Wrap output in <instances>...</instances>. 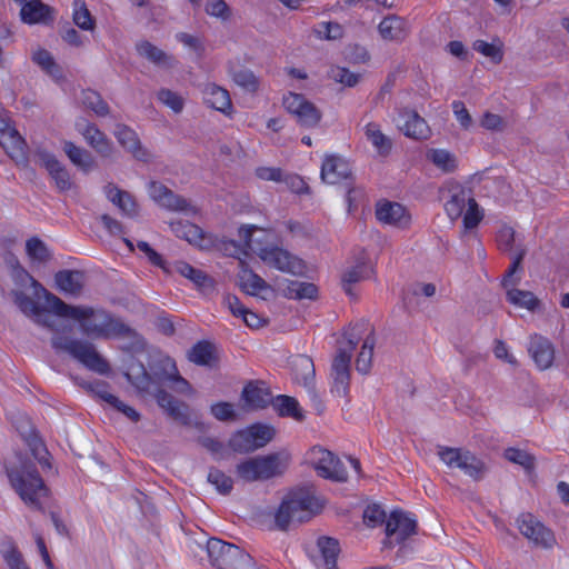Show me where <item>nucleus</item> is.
Returning <instances> with one entry per match:
<instances>
[{
	"instance_id": "f257e3e1",
	"label": "nucleus",
	"mask_w": 569,
	"mask_h": 569,
	"mask_svg": "<svg viewBox=\"0 0 569 569\" xmlns=\"http://www.w3.org/2000/svg\"><path fill=\"white\" fill-rule=\"evenodd\" d=\"M46 300L54 315L80 323L81 331L93 338L127 337L130 328L111 313L86 306H70L52 293H46Z\"/></svg>"
},
{
	"instance_id": "f03ea898",
	"label": "nucleus",
	"mask_w": 569,
	"mask_h": 569,
	"mask_svg": "<svg viewBox=\"0 0 569 569\" xmlns=\"http://www.w3.org/2000/svg\"><path fill=\"white\" fill-rule=\"evenodd\" d=\"M256 230V226H242L239 228V237L244 248L254 251L261 261L270 268L293 276H299L305 272L306 266L303 261L288 250L277 246L254 247L252 236Z\"/></svg>"
},
{
	"instance_id": "7ed1b4c3",
	"label": "nucleus",
	"mask_w": 569,
	"mask_h": 569,
	"mask_svg": "<svg viewBox=\"0 0 569 569\" xmlns=\"http://www.w3.org/2000/svg\"><path fill=\"white\" fill-rule=\"evenodd\" d=\"M7 475L12 488L29 507L42 509L41 499L49 493L36 466L30 461H20L17 467L8 468Z\"/></svg>"
},
{
	"instance_id": "20e7f679",
	"label": "nucleus",
	"mask_w": 569,
	"mask_h": 569,
	"mask_svg": "<svg viewBox=\"0 0 569 569\" xmlns=\"http://www.w3.org/2000/svg\"><path fill=\"white\" fill-rule=\"evenodd\" d=\"M322 508V502L310 489H298L290 492L281 502L276 513L277 526L284 530L292 522L309 520Z\"/></svg>"
},
{
	"instance_id": "39448f33",
	"label": "nucleus",
	"mask_w": 569,
	"mask_h": 569,
	"mask_svg": "<svg viewBox=\"0 0 569 569\" xmlns=\"http://www.w3.org/2000/svg\"><path fill=\"white\" fill-rule=\"evenodd\" d=\"M289 461L290 456L284 451L248 458L237 465L236 473L247 482L268 480L282 475Z\"/></svg>"
},
{
	"instance_id": "423d86ee",
	"label": "nucleus",
	"mask_w": 569,
	"mask_h": 569,
	"mask_svg": "<svg viewBox=\"0 0 569 569\" xmlns=\"http://www.w3.org/2000/svg\"><path fill=\"white\" fill-rule=\"evenodd\" d=\"M51 345L56 351L69 353L84 367L100 375L107 373L110 369L108 362L98 353L94 346L88 341L54 336Z\"/></svg>"
},
{
	"instance_id": "0eeeda50",
	"label": "nucleus",
	"mask_w": 569,
	"mask_h": 569,
	"mask_svg": "<svg viewBox=\"0 0 569 569\" xmlns=\"http://www.w3.org/2000/svg\"><path fill=\"white\" fill-rule=\"evenodd\" d=\"M209 558L219 569H251L252 558L239 547L211 538L207 542Z\"/></svg>"
},
{
	"instance_id": "6e6552de",
	"label": "nucleus",
	"mask_w": 569,
	"mask_h": 569,
	"mask_svg": "<svg viewBox=\"0 0 569 569\" xmlns=\"http://www.w3.org/2000/svg\"><path fill=\"white\" fill-rule=\"evenodd\" d=\"M525 254L526 250L523 248L517 249V253L512 257V263L503 277L502 284L507 289V299L510 303L529 311H535L540 305V301L532 292L516 288H508L509 286H515L520 281V278L515 277V273L520 269Z\"/></svg>"
},
{
	"instance_id": "1a4fd4ad",
	"label": "nucleus",
	"mask_w": 569,
	"mask_h": 569,
	"mask_svg": "<svg viewBox=\"0 0 569 569\" xmlns=\"http://www.w3.org/2000/svg\"><path fill=\"white\" fill-rule=\"evenodd\" d=\"M439 457L449 468H458L475 480L485 473V463L468 450L441 448Z\"/></svg>"
},
{
	"instance_id": "9d476101",
	"label": "nucleus",
	"mask_w": 569,
	"mask_h": 569,
	"mask_svg": "<svg viewBox=\"0 0 569 569\" xmlns=\"http://www.w3.org/2000/svg\"><path fill=\"white\" fill-rule=\"evenodd\" d=\"M308 457L320 477L340 482L347 480L346 468L332 452L321 447H313L308 452Z\"/></svg>"
},
{
	"instance_id": "9b49d317",
	"label": "nucleus",
	"mask_w": 569,
	"mask_h": 569,
	"mask_svg": "<svg viewBox=\"0 0 569 569\" xmlns=\"http://www.w3.org/2000/svg\"><path fill=\"white\" fill-rule=\"evenodd\" d=\"M282 104L302 127L313 128L321 119L320 110L300 93L289 92L283 97Z\"/></svg>"
},
{
	"instance_id": "f8f14e48",
	"label": "nucleus",
	"mask_w": 569,
	"mask_h": 569,
	"mask_svg": "<svg viewBox=\"0 0 569 569\" xmlns=\"http://www.w3.org/2000/svg\"><path fill=\"white\" fill-rule=\"evenodd\" d=\"M517 526L521 535L536 547L550 549L557 542L553 532L531 513H521L517 518Z\"/></svg>"
},
{
	"instance_id": "ddd939ff",
	"label": "nucleus",
	"mask_w": 569,
	"mask_h": 569,
	"mask_svg": "<svg viewBox=\"0 0 569 569\" xmlns=\"http://www.w3.org/2000/svg\"><path fill=\"white\" fill-rule=\"evenodd\" d=\"M440 192L442 199L446 200V213L452 221L462 216L467 206L473 199L465 187L456 182H448Z\"/></svg>"
},
{
	"instance_id": "4468645a",
	"label": "nucleus",
	"mask_w": 569,
	"mask_h": 569,
	"mask_svg": "<svg viewBox=\"0 0 569 569\" xmlns=\"http://www.w3.org/2000/svg\"><path fill=\"white\" fill-rule=\"evenodd\" d=\"M76 129L100 157L111 158L113 156L112 141L96 124L80 119L76 122Z\"/></svg>"
},
{
	"instance_id": "2eb2a0df",
	"label": "nucleus",
	"mask_w": 569,
	"mask_h": 569,
	"mask_svg": "<svg viewBox=\"0 0 569 569\" xmlns=\"http://www.w3.org/2000/svg\"><path fill=\"white\" fill-rule=\"evenodd\" d=\"M37 158L39 164L48 171L58 191L67 192L72 189L73 181L68 169L56 158L54 154L47 151H38Z\"/></svg>"
},
{
	"instance_id": "dca6fc26",
	"label": "nucleus",
	"mask_w": 569,
	"mask_h": 569,
	"mask_svg": "<svg viewBox=\"0 0 569 569\" xmlns=\"http://www.w3.org/2000/svg\"><path fill=\"white\" fill-rule=\"evenodd\" d=\"M417 520L411 515L395 510L386 521V533L390 543H400L416 532Z\"/></svg>"
},
{
	"instance_id": "f3484780",
	"label": "nucleus",
	"mask_w": 569,
	"mask_h": 569,
	"mask_svg": "<svg viewBox=\"0 0 569 569\" xmlns=\"http://www.w3.org/2000/svg\"><path fill=\"white\" fill-rule=\"evenodd\" d=\"M149 194L159 206L172 210L194 213L196 209L187 199L174 194L170 189L160 182L152 181L149 184Z\"/></svg>"
},
{
	"instance_id": "a211bd4d",
	"label": "nucleus",
	"mask_w": 569,
	"mask_h": 569,
	"mask_svg": "<svg viewBox=\"0 0 569 569\" xmlns=\"http://www.w3.org/2000/svg\"><path fill=\"white\" fill-rule=\"evenodd\" d=\"M528 352L539 370L551 368L555 360V347L548 338L539 333L531 335Z\"/></svg>"
},
{
	"instance_id": "6ab92c4d",
	"label": "nucleus",
	"mask_w": 569,
	"mask_h": 569,
	"mask_svg": "<svg viewBox=\"0 0 569 569\" xmlns=\"http://www.w3.org/2000/svg\"><path fill=\"white\" fill-rule=\"evenodd\" d=\"M350 163L342 157L337 154H328L325 157L320 177L323 182L329 184L339 183L351 177Z\"/></svg>"
},
{
	"instance_id": "aec40b11",
	"label": "nucleus",
	"mask_w": 569,
	"mask_h": 569,
	"mask_svg": "<svg viewBox=\"0 0 569 569\" xmlns=\"http://www.w3.org/2000/svg\"><path fill=\"white\" fill-rule=\"evenodd\" d=\"M0 144L16 162L26 160L27 144L20 133L9 123L0 121Z\"/></svg>"
},
{
	"instance_id": "412c9836",
	"label": "nucleus",
	"mask_w": 569,
	"mask_h": 569,
	"mask_svg": "<svg viewBox=\"0 0 569 569\" xmlns=\"http://www.w3.org/2000/svg\"><path fill=\"white\" fill-rule=\"evenodd\" d=\"M202 96L203 101L208 107L226 116H230L232 113L233 107L230 94L224 88L216 83H207L203 86Z\"/></svg>"
},
{
	"instance_id": "4be33fe9",
	"label": "nucleus",
	"mask_w": 569,
	"mask_h": 569,
	"mask_svg": "<svg viewBox=\"0 0 569 569\" xmlns=\"http://www.w3.org/2000/svg\"><path fill=\"white\" fill-rule=\"evenodd\" d=\"M13 301L19 307V309L27 316L36 317V321L52 331H58L59 329L54 325V320L51 316L44 315L41 312V308L32 298L27 296L22 291H13Z\"/></svg>"
},
{
	"instance_id": "5701e85b",
	"label": "nucleus",
	"mask_w": 569,
	"mask_h": 569,
	"mask_svg": "<svg viewBox=\"0 0 569 569\" xmlns=\"http://www.w3.org/2000/svg\"><path fill=\"white\" fill-rule=\"evenodd\" d=\"M358 343V336L353 332H346L338 342L337 355L332 362L331 372H350L352 351Z\"/></svg>"
},
{
	"instance_id": "b1692460",
	"label": "nucleus",
	"mask_w": 569,
	"mask_h": 569,
	"mask_svg": "<svg viewBox=\"0 0 569 569\" xmlns=\"http://www.w3.org/2000/svg\"><path fill=\"white\" fill-rule=\"evenodd\" d=\"M242 400L247 410H259L271 403L272 397L263 382H251L244 387Z\"/></svg>"
},
{
	"instance_id": "393cba45",
	"label": "nucleus",
	"mask_w": 569,
	"mask_h": 569,
	"mask_svg": "<svg viewBox=\"0 0 569 569\" xmlns=\"http://www.w3.org/2000/svg\"><path fill=\"white\" fill-rule=\"evenodd\" d=\"M103 191L107 199L118 207L123 214L128 217L138 214V204L131 193L121 190L113 183H108Z\"/></svg>"
},
{
	"instance_id": "a878e982",
	"label": "nucleus",
	"mask_w": 569,
	"mask_h": 569,
	"mask_svg": "<svg viewBox=\"0 0 569 569\" xmlns=\"http://www.w3.org/2000/svg\"><path fill=\"white\" fill-rule=\"evenodd\" d=\"M113 134L120 146L138 160H147L148 152L141 147L138 134L128 126L118 124Z\"/></svg>"
},
{
	"instance_id": "bb28decb",
	"label": "nucleus",
	"mask_w": 569,
	"mask_h": 569,
	"mask_svg": "<svg viewBox=\"0 0 569 569\" xmlns=\"http://www.w3.org/2000/svg\"><path fill=\"white\" fill-rule=\"evenodd\" d=\"M293 378L301 383L312 398H316L313 390L315 366L311 358L307 356H297L292 360Z\"/></svg>"
},
{
	"instance_id": "cd10ccee",
	"label": "nucleus",
	"mask_w": 569,
	"mask_h": 569,
	"mask_svg": "<svg viewBox=\"0 0 569 569\" xmlns=\"http://www.w3.org/2000/svg\"><path fill=\"white\" fill-rule=\"evenodd\" d=\"M377 219L380 222L397 227H405L409 223V216L405 207L397 202L378 203L376 209Z\"/></svg>"
},
{
	"instance_id": "c85d7f7f",
	"label": "nucleus",
	"mask_w": 569,
	"mask_h": 569,
	"mask_svg": "<svg viewBox=\"0 0 569 569\" xmlns=\"http://www.w3.org/2000/svg\"><path fill=\"white\" fill-rule=\"evenodd\" d=\"M158 405L176 421L182 425L189 423L188 406L177 400L164 390H159L156 395Z\"/></svg>"
},
{
	"instance_id": "c756f323",
	"label": "nucleus",
	"mask_w": 569,
	"mask_h": 569,
	"mask_svg": "<svg viewBox=\"0 0 569 569\" xmlns=\"http://www.w3.org/2000/svg\"><path fill=\"white\" fill-rule=\"evenodd\" d=\"M380 37L386 41L401 42L408 36L406 21L398 16L386 17L378 26Z\"/></svg>"
},
{
	"instance_id": "7c9ffc66",
	"label": "nucleus",
	"mask_w": 569,
	"mask_h": 569,
	"mask_svg": "<svg viewBox=\"0 0 569 569\" xmlns=\"http://www.w3.org/2000/svg\"><path fill=\"white\" fill-rule=\"evenodd\" d=\"M52 9L40 0H30L23 3L20 16L28 24L47 23L52 19Z\"/></svg>"
},
{
	"instance_id": "2f4dec72",
	"label": "nucleus",
	"mask_w": 569,
	"mask_h": 569,
	"mask_svg": "<svg viewBox=\"0 0 569 569\" xmlns=\"http://www.w3.org/2000/svg\"><path fill=\"white\" fill-rule=\"evenodd\" d=\"M403 122L400 126L402 132L413 139H426L429 136V127L423 118L416 111L408 110L401 114Z\"/></svg>"
},
{
	"instance_id": "473e14b6",
	"label": "nucleus",
	"mask_w": 569,
	"mask_h": 569,
	"mask_svg": "<svg viewBox=\"0 0 569 569\" xmlns=\"http://www.w3.org/2000/svg\"><path fill=\"white\" fill-rule=\"evenodd\" d=\"M223 303L234 317L241 318L248 327L258 329L263 326L264 319L253 311L247 309L240 302L238 297L227 296L223 300Z\"/></svg>"
},
{
	"instance_id": "72a5a7b5",
	"label": "nucleus",
	"mask_w": 569,
	"mask_h": 569,
	"mask_svg": "<svg viewBox=\"0 0 569 569\" xmlns=\"http://www.w3.org/2000/svg\"><path fill=\"white\" fill-rule=\"evenodd\" d=\"M54 281L60 291L78 296L83 287V274L76 270H61L56 273Z\"/></svg>"
},
{
	"instance_id": "f704fd0d",
	"label": "nucleus",
	"mask_w": 569,
	"mask_h": 569,
	"mask_svg": "<svg viewBox=\"0 0 569 569\" xmlns=\"http://www.w3.org/2000/svg\"><path fill=\"white\" fill-rule=\"evenodd\" d=\"M365 136L379 156L387 157L391 152L392 140L381 131L378 123H367L365 126Z\"/></svg>"
},
{
	"instance_id": "c9c22d12",
	"label": "nucleus",
	"mask_w": 569,
	"mask_h": 569,
	"mask_svg": "<svg viewBox=\"0 0 569 569\" xmlns=\"http://www.w3.org/2000/svg\"><path fill=\"white\" fill-rule=\"evenodd\" d=\"M228 73L232 81L242 90L254 93L258 91L260 81L258 77L247 68H239L232 62L228 63Z\"/></svg>"
},
{
	"instance_id": "e433bc0d",
	"label": "nucleus",
	"mask_w": 569,
	"mask_h": 569,
	"mask_svg": "<svg viewBox=\"0 0 569 569\" xmlns=\"http://www.w3.org/2000/svg\"><path fill=\"white\" fill-rule=\"evenodd\" d=\"M283 296L288 299H316L318 288L311 282H303L298 280H287L281 287Z\"/></svg>"
},
{
	"instance_id": "4c0bfd02",
	"label": "nucleus",
	"mask_w": 569,
	"mask_h": 569,
	"mask_svg": "<svg viewBox=\"0 0 569 569\" xmlns=\"http://www.w3.org/2000/svg\"><path fill=\"white\" fill-rule=\"evenodd\" d=\"M62 149L69 160L82 171L89 172L94 168V159L88 150L76 146L71 141H64Z\"/></svg>"
},
{
	"instance_id": "58836bf2",
	"label": "nucleus",
	"mask_w": 569,
	"mask_h": 569,
	"mask_svg": "<svg viewBox=\"0 0 569 569\" xmlns=\"http://www.w3.org/2000/svg\"><path fill=\"white\" fill-rule=\"evenodd\" d=\"M136 48L141 57L158 67L170 68L173 66L174 59L149 41H140Z\"/></svg>"
},
{
	"instance_id": "ea45409f",
	"label": "nucleus",
	"mask_w": 569,
	"mask_h": 569,
	"mask_svg": "<svg viewBox=\"0 0 569 569\" xmlns=\"http://www.w3.org/2000/svg\"><path fill=\"white\" fill-rule=\"evenodd\" d=\"M174 270L182 277L191 280L199 289L206 291L213 288V281L202 270L196 269L184 261H178Z\"/></svg>"
},
{
	"instance_id": "a19ab883",
	"label": "nucleus",
	"mask_w": 569,
	"mask_h": 569,
	"mask_svg": "<svg viewBox=\"0 0 569 569\" xmlns=\"http://www.w3.org/2000/svg\"><path fill=\"white\" fill-rule=\"evenodd\" d=\"M31 59L53 80L59 81L62 79L61 68L57 64L52 54L48 50L38 48L32 52Z\"/></svg>"
},
{
	"instance_id": "79ce46f5",
	"label": "nucleus",
	"mask_w": 569,
	"mask_h": 569,
	"mask_svg": "<svg viewBox=\"0 0 569 569\" xmlns=\"http://www.w3.org/2000/svg\"><path fill=\"white\" fill-rule=\"evenodd\" d=\"M26 253L33 264H43L51 259V251L38 237H32L26 241Z\"/></svg>"
},
{
	"instance_id": "37998d69",
	"label": "nucleus",
	"mask_w": 569,
	"mask_h": 569,
	"mask_svg": "<svg viewBox=\"0 0 569 569\" xmlns=\"http://www.w3.org/2000/svg\"><path fill=\"white\" fill-rule=\"evenodd\" d=\"M372 268L366 263H359L346 270L342 276V286L347 295L352 296L351 286L370 277Z\"/></svg>"
},
{
	"instance_id": "c03bdc74",
	"label": "nucleus",
	"mask_w": 569,
	"mask_h": 569,
	"mask_svg": "<svg viewBox=\"0 0 569 569\" xmlns=\"http://www.w3.org/2000/svg\"><path fill=\"white\" fill-rule=\"evenodd\" d=\"M171 229L178 238L187 240L191 244L201 246L203 240L202 230L190 222L178 221L171 223Z\"/></svg>"
},
{
	"instance_id": "a18cd8bd",
	"label": "nucleus",
	"mask_w": 569,
	"mask_h": 569,
	"mask_svg": "<svg viewBox=\"0 0 569 569\" xmlns=\"http://www.w3.org/2000/svg\"><path fill=\"white\" fill-rule=\"evenodd\" d=\"M239 283L241 289L251 296L258 295L267 288L266 281L251 270H242L239 274Z\"/></svg>"
},
{
	"instance_id": "49530a36",
	"label": "nucleus",
	"mask_w": 569,
	"mask_h": 569,
	"mask_svg": "<svg viewBox=\"0 0 569 569\" xmlns=\"http://www.w3.org/2000/svg\"><path fill=\"white\" fill-rule=\"evenodd\" d=\"M473 49L489 58L495 63H500L502 61L503 44L499 39H496L490 43L485 40H476L473 42Z\"/></svg>"
},
{
	"instance_id": "de8ad7c7",
	"label": "nucleus",
	"mask_w": 569,
	"mask_h": 569,
	"mask_svg": "<svg viewBox=\"0 0 569 569\" xmlns=\"http://www.w3.org/2000/svg\"><path fill=\"white\" fill-rule=\"evenodd\" d=\"M274 408L280 416L292 417L296 420H302L303 413L298 401L289 396H278L273 402Z\"/></svg>"
},
{
	"instance_id": "09e8293b",
	"label": "nucleus",
	"mask_w": 569,
	"mask_h": 569,
	"mask_svg": "<svg viewBox=\"0 0 569 569\" xmlns=\"http://www.w3.org/2000/svg\"><path fill=\"white\" fill-rule=\"evenodd\" d=\"M375 348V338L372 335H369L361 347V350L356 360V369L358 372L366 375L369 372L371 368V361L373 356Z\"/></svg>"
},
{
	"instance_id": "8fccbe9b",
	"label": "nucleus",
	"mask_w": 569,
	"mask_h": 569,
	"mask_svg": "<svg viewBox=\"0 0 569 569\" xmlns=\"http://www.w3.org/2000/svg\"><path fill=\"white\" fill-rule=\"evenodd\" d=\"M188 358L196 365L209 366L213 359V347L207 341H200L191 348Z\"/></svg>"
},
{
	"instance_id": "3c124183",
	"label": "nucleus",
	"mask_w": 569,
	"mask_h": 569,
	"mask_svg": "<svg viewBox=\"0 0 569 569\" xmlns=\"http://www.w3.org/2000/svg\"><path fill=\"white\" fill-rule=\"evenodd\" d=\"M73 22L82 30L91 31L94 29V19L88 10L84 0L73 1Z\"/></svg>"
},
{
	"instance_id": "603ef678",
	"label": "nucleus",
	"mask_w": 569,
	"mask_h": 569,
	"mask_svg": "<svg viewBox=\"0 0 569 569\" xmlns=\"http://www.w3.org/2000/svg\"><path fill=\"white\" fill-rule=\"evenodd\" d=\"M81 102L91 109L97 116L104 117L109 113V107L101 96L93 90H86L81 94Z\"/></svg>"
},
{
	"instance_id": "864d4df0",
	"label": "nucleus",
	"mask_w": 569,
	"mask_h": 569,
	"mask_svg": "<svg viewBox=\"0 0 569 569\" xmlns=\"http://www.w3.org/2000/svg\"><path fill=\"white\" fill-rule=\"evenodd\" d=\"M318 547L325 559L327 569H329L330 567L337 568L336 560L340 551L338 540L329 537H321L318 540Z\"/></svg>"
},
{
	"instance_id": "5fc2aeb1",
	"label": "nucleus",
	"mask_w": 569,
	"mask_h": 569,
	"mask_svg": "<svg viewBox=\"0 0 569 569\" xmlns=\"http://www.w3.org/2000/svg\"><path fill=\"white\" fill-rule=\"evenodd\" d=\"M157 99L174 113H181L184 108V98L170 89L161 88L157 92Z\"/></svg>"
},
{
	"instance_id": "6e6d98bb",
	"label": "nucleus",
	"mask_w": 569,
	"mask_h": 569,
	"mask_svg": "<svg viewBox=\"0 0 569 569\" xmlns=\"http://www.w3.org/2000/svg\"><path fill=\"white\" fill-rule=\"evenodd\" d=\"M208 481L214 486L217 491L221 495H229L233 488L232 478L217 468H211L209 470Z\"/></svg>"
},
{
	"instance_id": "4d7b16f0",
	"label": "nucleus",
	"mask_w": 569,
	"mask_h": 569,
	"mask_svg": "<svg viewBox=\"0 0 569 569\" xmlns=\"http://www.w3.org/2000/svg\"><path fill=\"white\" fill-rule=\"evenodd\" d=\"M429 160L439 169L450 172L456 168L455 157L447 150L432 149L427 153Z\"/></svg>"
},
{
	"instance_id": "13d9d810",
	"label": "nucleus",
	"mask_w": 569,
	"mask_h": 569,
	"mask_svg": "<svg viewBox=\"0 0 569 569\" xmlns=\"http://www.w3.org/2000/svg\"><path fill=\"white\" fill-rule=\"evenodd\" d=\"M252 436L250 435L248 428L240 430L232 435L229 440V446L232 450L237 452H250L256 450V446L252 441Z\"/></svg>"
},
{
	"instance_id": "bf43d9fd",
	"label": "nucleus",
	"mask_w": 569,
	"mask_h": 569,
	"mask_svg": "<svg viewBox=\"0 0 569 569\" xmlns=\"http://www.w3.org/2000/svg\"><path fill=\"white\" fill-rule=\"evenodd\" d=\"M248 430L257 449L266 446L274 436L273 428L264 425H253Z\"/></svg>"
},
{
	"instance_id": "052dcab7",
	"label": "nucleus",
	"mask_w": 569,
	"mask_h": 569,
	"mask_svg": "<svg viewBox=\"0 0 569 569\" xmlns=\"http://www.w3.org/2000/svg\"><path fill=\"white\" fill-rule=\"evenodd\" d=\"M27 441L28 446L32 451L33 457L39 461V463L43 468H51V465L48 459L49 453L46 447L43 446L42 441L34 435H30Z\"/></svg>"
},
{
	"instance_id": "680f3d73",
	"label": "nucleus",
	"mask_w": 569,
	"mask_h": 569,
	"mask_svg": "<svg viewBox=\"0 0 569 569\" xmlns=\"http://www.w3.org/2000/svg\"><path fill=\"white\" fill-rule=\"evenodd\" d=\"M331 392L337 397H346L349 392L350 372H331Z\"/></svg>"
},
{
	"instance_id": "e2e57ef3",
	"label": "nucleus",
	"mask_w": 569,
	"mask_h": 569,
	"mask_svg": "<svg viewBox=\"0 0 569 569\" xmlns=\"http://www.w3.org/2000/svg\"><path fill=\"white\" fill-rule=\"evenodd\" d=\"M178 373L176 362L169 357L160 359L159 369L154 371V376L163 383L170 381Z\"/></svg>"
},
{
	"instance_id": "0e129e2a",
	"label": "nucleus",
	"mask_w": 569,
	"mask_h": 569,
	"mask_svg": "<svg viewBox=\"0 0 569 569\" xmlns=\"http://www.w3.org/2000/svg\"><path fill=\"white\" fill-rule=\"evenodd\" d=\"M451 108L455 118L459 122L460 127L465 130H469L473 124V119L468 109L466 108L465 103L460 100H455L451 103Z\"/></svg>"
},
{
	"instance_id": "69168bd1",
	"label": "nucleus",
	"mask_w": 569,
	"mask_h": 569,
	"mask_svg": "<svg viewBox=\"0 0 569 569\" xmlns=\"http://www.w3.org/2000/svg\"><path fill=\"white\" fill-rule=\"evenodd\" d=\"M505 458L510 462L518 463L527 469L533 467V458L525 450L508 448L505 451Z\"/></svg>"
},
{
	"instance_id": "338daca9",
	"label": "nucleus",
	"mask_w": 569,
	"mask_h": 569,
	"mask_svg": "<svg viewBox=\"0 0 569 569\" xmlns=\"http://www.w3.org/2000/svg\"><path fill=\"white\" fill-rule=\"evenodd\" d=\"M316 32L320 38L336 40L342 37L343 29L337 22H322L317 27Z\"/></svg>"
},
{
	"instance_id": "774afa93",
	"label": "nucleus",
	"mask_w": 569,
	"mask_h": 569,
	"mask_svg": "<svg viewBox=\"0 0 569 569\" xmlns=\"http://www.w3.org/2000/svg\"><path fill=\"white\" fill-rule=\"evenodd\" d=\"M480 126L489 131H502L506 128V120L497 113L486 111L480 119Z\"/></svg>"
}]
</instances>
